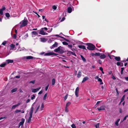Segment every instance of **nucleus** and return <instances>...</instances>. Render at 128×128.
<instances>
[{
    "instance_id": "obj_1",
    "label": "nucleus",
    "mask_w": 128,
    "mask_h": 128,
    "mask_svg": "<svg viewBox=\"0 0 128 128\" xmlns=\"http://www.w3.org/2000/svg\"><path fill=\"white\" fill-rule=\"evenodd\" d=\"M25 18L24 20H22L20 23V24H21L20 26V28L26 26L28 24V20L26 19H25Z\"/></svg>"
},
{
    "instance_id": "obj_2",
    "label": "nucleus",
    "mask_w": 128,
    "mask_h": 128,
    "mask_svg": "<svg viewBox=\"0 0 128 128\" xmlns=\"http://www.w3.org/2000/svg\"><path fill=\"white\" fill-rule=\"evenodd\" d=\"M64 48L61 46H60L54 50V51L56 52H58L60 54H62L64 52Z\"/></svg>"
},
{
    "instance_id": "obj_3",
    "label": "nucleus",
    "mask_w": 128,
    "mask_h": 128,
    "mask_svg": "<svg viewBox=\"0 0 128 128\" xmlns=\"http://www.w3.org/2000/svg\"><path fill=\"white\" fill-rule=\"evenodd\" d=\"M86 44L88 46L87 48L89 50H94L95 46L93 44L90 43H88Z\"/></svg>"
},
{
    "instance_id": "obj_4",
    "label": "nucleus",
    "mask_w": 128,
    "mask_h": 128,
    "mask_svg": "<svg viewBox=\"0 0 128 128\" xmlns=\"http://www.w3.org/2000/svg\"><path fill=\"white\" fill-rule=\"evenodd\" d=\"M58 55V54L55 53L53 52H50L45 53L44 54V56H50L51 55H54L56 56Z\"/></svg>"
},
{
    "instance_id": "obj_5",
    "label": "nucleus",
    "mask_w": 128,
    "mask_h": 128,
    "mask_svg": "<svg viewBox=\"0 0 128 128\" xmlns=\"http://www.w3.org/2000/svg\"><path fill=\"white\" fill-rule=\"evenodd\" d=\"M52 36H56L58 37L57 38H51L52 39H58L60 38H63L65 40L66 39V38H64V37L60 36H59V35H58V34H56V35H53Z\"/></svg>"
},
{
    "instance_id": "obj_6",
    "label": "nucleus",
    "mask_w": 128,
    "mask_h": 128,
    "mask_svg": "<svg viewBox=\"0 0 128 128\" xmlns=\"http://www.w3.org/2000/svg\"><path fill=\"white\" fill-rule=\"evenodd\" d=\"M39 34L42 35H47L48 34V33L44 32L43 30L41 29L39 31Z\"/></svg>"
},
{
    "instance_id": "obj_7",
    "label": "nucleus",
    "mask_w": 128,
    "mask_h": 128,
    "mask_svg": "<svg viewBox=\"0 0 128 128\" xmlns=\"http://www.w3.org/2000/svg\"><path fill=\"white\" fill-rule=\"evenodd\" d=\"M34 103L32 104V106L31 108V110L30 111V112L29 114L30 115H32V114L33 112V111L34 110Z\"/></svg>"
},
{
    "instance_id": "obj_8",
    "label": "nucleus",
    "mask_w": 128,
    "mask_h": 128,
    "mask_svg": "<svg viewBox=\"0 0 128 128\" xmlns=\"http://www.w3.org/2000/svg\"><path fill=\"white\" fill-rule=\"evenodd\" d=\"M79 91V88L77 87L75 90V94L76 97H78V93Z\"/></svg>"
},
{
    "instance_id": "obj_9",
    "label": "nucleus",
    "mask_w": 128,
    "mask_h": 128,
    "mask_svg": "<svg viewBox=\"0 0 128 128\" xmlns=\"http://www.w3.org/2000/svg\"><path fill=\"white\" fill-rule=\"evenodd\" d=\"M41 88V87H38V88H36V89H32V92H34V93H35L36 92L38 91L40 88Z\"/></svg>"
},
{
    "instance_id": "obj_10",
    "label": "nucleus",
    "mask_w": 128,
    "mask_h": 128,
    "mask_svg": "<svg viewBox=\"0 0 128 128\" xmlns=\"http://www.w3.org/2000/svg\"><path fill=\"white\" fill-rule=\"evenodd\" d=\"M6 9V8L4 6H3L2 9L0 10V14L1 15L3 14V11Z\"/></svg>"
},
{
    "instance_id": "obj_11",
    "label": "nucleus",
    "mask_w": 128,
    "mask_h": 128,
    "mask_svg": "<svg viewBox=\"0 0 128 128\" xmlns=\"http://www.w3.org/2000/svg\"><path fill=\"white\" fill-rule=\"evenodd\" d=\"M32 36L33 37H34L36 36H37L38 35V32L34 31H32Z\"/></svg>"
},
{
    "instance_id": "obj_12",
    "label": "nucleus",
    "mask_w": 128,
    "mask_h": 128,
    "mask_svg": "<svg viewBox=\"0 0 128 128\" xmlns=\"http://www.w3.org/2000/svg\"><path fill=\"white\" fill-rule=\"evenodd\" d=\"M21 121L20 122L19 124V127L21 125L22 126L24 124L25 121V120L24 118H22L21 119Z\"/></svg>"
},
{
    "instance_id": "obj_13",
    "label": "nucleus",
    "mask_w": 128,
    "mask_h": 128,
    "mask_svg": "<svg viewBox=\"0 0 128 128\" xmlns=\"http://www.w3.org/2000/svg\"><path fill=\"white\" fill-rule=\"evenodd\" d=\"M100 58L101 59H104L106 57V56L104 54H100Z\"/></svg>"
},
{
    "instance_id": "obj_14",
    "label": "nucleus",
    "mask_w": 128,
    "mask_h": 128,
    "mask_svg": "<svg viewBox=\"0 0 128 128\" xmlns=\"http://www.w3.org/2000/svg\"><path fill=\"white\" fill-rule=\"evenodd\" d=\"M105 106H102L100 108H98V110H104L105 108Z\"/></svg>"
},
{
    "instance_id": "obj_15",
    "label": "nucleus",
    "mask_w": 128,
    "mask_h": 128,
    "mask_svg": "<svg viewBox=\"0 0 128 128\" xmlns=\"http://www.w3.org/2000/svg\"><path fill=\"white\" fill-rule=\"evenodd\" d=\"M25 57L27 59H35L36 58L34 57H32V56H26Z\"/></svg>"
},
{
    "instance_id": "obj_16",
    "label": "nucleus",
    "mask_w": 128,
    "mask_h": 128,
    "mask_svg": "<svg viewBox=\"0 0 128 128\" xmlns=\"http://www.w3.org/2000/svg\"><path fill=\"white\" fill-rule=\"evenodd\" d=\"M32 115H30V117L29 118L27 119V121L28 123H30V122L31 118L32 117Z\"/></svg>"
},
{
    "instance_id": "obj_17",
    "label": "nucleus",
    "mask_w": 128,
    "mask_h": 128,
    "mask_svg": "<svg viewBox=\"0 0 128 128\" xmlns=\"http://www.w3.org/2000/svg\"><path fill=\"white\" fill-rule=\"evenodd\" d=\"M78 47L84 50H86L85 46L83 45H80L78 46Z\"/></svg>"
},
{
    "instance_id": "obj_18",
    "label": "nucleus",
    "mask_w": 128,
    "mask_h": 128,
    "mask_svg": "<svg viewBox=\"0 0 128 128\" xmlns=\"http://www.w3.org/2000/svg\"><path fill=\"white\" fill-rule=\"evenodd\" d=\"M113 56L115 57V59L116 60L118 61H120V57L119 56Z\"/></svg>"
},
{
    "instance_id": "obj_19",
    "label": "nucleus",
    "mask_w": 128,
    "mask_h": 128,
    "mask_svg": "<svg viewBox=\"0 0 128 128\" xmlns=\"http://www.w3.org/2000/svg\"><path fill=\"white\" fill-rule=\"evenodd\" d=\"M81 76V72L80 71H79L77 75V77L79 78Z\"/></svg>"
},
{
    "instance_id": "obj_20",
    "label": "nucleus",
    "mask_w": 128,
    "mask_h": 128,
    "mask_svg": "<svg viewBox=\"0 0 128 128\" xmlns=\"http://www.w3.org/2000/svg\"><path fill=\"white\" fill-rule=\"evenodd\" d=\"M40 40L41 42H45L46 41V39L44 38H40Z\"/></svg>"
},
{
    "instance_id": "obj_21",
    "label": "nucleus",
    "mask_w": 128,
    "mask_h": 128,
    "mask_svg": "<svg viewBox=\"0 0 128 128\" xmlns=\"http://www.w3.org/2000/svg\"><path fill=\"white\" fill-rule=\"evenodd\" d=\"M40 105L39 104H38L36 105L37 108L36 109V111L35 112V113H36V112L38 111L39 110L40 107Z\"/></svg>"
},
{
    "instance_id": "obj_22",
    "label": "nucleus",
    "mask_w": 128,
    "mask_h": 128,
    "mask_svg": "<svg viewBox=\"0 0 128 128\" xmlns=\"http://www.w3.org/2000/svg\"><path fill=\"white\" fill-rule=\"evenodd\" d=\"M88 79V78L87 77H84L83 79V80L82 82L83 83L84 82L86 81V80H87Z\"/></svg>"
},
{
    "instance_id": "obj_23",
    "label": "nucleus",
    "mask_w": 128,
    "mask_h": 128,
    "mask_svg": "<svg viewBox=\"0 0 128 128\" xmlns=\"http://www.w3.org/2000/svg\"><path fill=\"white\" fill-rule=\"evenodd\" d=\"M24 50H25V49L24 47L22 48H21L20 49H19L18 48L17 50V51L19 52L20 51H24Z\"/></svg>"
},
{
    "instance_id": "obj_24",
    "label": "nucleus",
    "mask_w": 128,
    "mask_h": 128,
    "mask_svg": "<svg viewBox=\"0 0 128 128\" xmlns=\"http://www.w3.org/2000/svg\"><path fill=\"white\" fill-rule=\"evenodd\" d=\"M6 61L8 63H13L14 62V61L12 60H6Z\"/></svg>"
},
{
    "instance_id": "obj_25",
    "label": "nucleus",
    "mask_w": 128,
    "mask_h": 128,
    "mask_svg": "<svg viewBox=\"0 0 128 128\" xmlns=\"http://www.w3.org/2000/svg\"><path fill=\"white\" fill-rule=\"evenodd\" d=\"M44 105L43 103H42L41 105V106L39 110H40V111L42 110H43V108H44Z\"/></svg>"
},
{
    "instance_id": "obj_26",
    "label": "nucleus",
    "mask_w": 128,
    "mask_h": 128,
    "mask_svg": "<svg viewBox=\"0 0 128 128\" xmlns=\"http://www.w3.org/2000/svg\"><path fill=\"white\" fill-rule=\"evenodd\" d=\"M68 13H71L72 12V8L71 7H68Z\"/></svg>"
},
{
    "instance_id": "obj_27",
    "label": "nucleus",
    "mask_w": 128,
    "mask_h": 128,
    "mask_svg": "<svg viewBox=\"0 0 128 128\" xmlns=\"http://www.w3.org/2000/svg\"><path fill=\"white\" fill-rule=\"evenodd\" d=\"M10 46L11 48V49L13 50L14 48L15 45L13 44H12L10 45Z\"/></svg>"
},
{
    "instance_id": "obj_28",
    "label": "nucleus",
    "mask_w": 128,
    "mask_h": 128,
    "mask_svg": "<svg viewBox=\"0 0 128 128\" xmlns=\"http://www.w3.org/2000/svg\"><path fill=\"white\" fill-rule=\"evenodd\" d=\"M55 82V80L54 78L52 80V85L54 86Z\"/></svg>"
},
{
    "instance_id": "obj_29",
    "label": "nucleus",
    "mask_w": 128,
    "mask_h": 128,
    "mask_svg": "<svg viewBox=\"0 0 128 128\" xmlns=\"http://www.w3.org/2000/svg\"><path fill=\"white\" fill-rule=\"evenodd\" d=\"M17 90V88H15L14 89H12L11 91V92L12 93H13L14 92H16Z\"/></svg>"
},
{
    "instance_id": "obj_30",
    "label": "nucleus",
    "mask_w": 128,
    "mask_h": 128,
    "mask_svg": "<svg viewBox=\"0 0 128 128\" xmlns=\"http://www.w3.org/2000/svg\"><path fill=\"white\" fill-rule=\"evenodd\" d=\"M80 56L84 62H86V61L85 58L84 57V56L82 55H80Z\"/></svg>"
},
{
    "instance_id": "obj_31",
    "label": "nucleus",
    "mask_w": 128,
    "mask_h": 128,
    "mask_svg": "<svg viewBox=\"0 0 128 128\" xmlns=\"http://www.w3.org/2000/svg\"><path fill=\"white\" fill-rule=\"evenodd\" d=\"M120 119H118L115 122V124L117 126H118V122L120 121Z\"/></svg>"
},
{
    "instance_id": "obj_32",
    "label": "nucleus",
    "mask_w": 128,
    "mask_h": 128,
    "mask_svg": "<svg viewBox=\"0 0 128 128\" xmlns=\"http://www.w3.org/2000/svg\"><path fill=\"white\" fill-rule=\"evenodd\" d=\"M98 81L100 82V84H103V83L102 82V80L100 78L98 79Z\"/></svg>"
},
{
    "instance_id": "obj_33",
    "label": "nucleus",
    "mask_w": 128,
    "mask_h": 128,
    "mask_svg": "<svg viewBox=\"0 0 128 128\" xmlns=\"http://www.w3.org/2000/svg\"><path fill=\"white\" fill-rule=\"evenodd\" d=\"M71 104V102H68L66 104V107L68 108L69 106Z\"/></svg>"
},
{
    "instance_id": "obj_34",
    "label": "nucleus",
    "mask_w": 128,
    "mask_h": 128,
    "mask_svg": "<svg viewBox=\"0 0 128 128\" xmlns=\"http://www.w3.org/2000/svg\"><path fill=\"white\" fill-rule=\"evenodd\" d=\"M47 95V93H46L45 94L43 97V100H45L46 99Z\"/></svg>"
},
{
    "instance_id": "obj_35",
    "label": "nucleus",
    "mask_w": 128,
    "mask_h": 128,
    "mask_svg": "<svg viewBox=\"0 0 128 128\" xmlns=\"http://www.w3.org/2000/svg\"><path fill=\"white\" fill-rule=\"evenodd\" d=\"M57 43L56 42L55 44H54L52 46V47H57Z\"/></svg>"
},
{
    "instance_id": "obj_36",
    "label": "nucleus",
    "mask_w": 128,
    "mask_h": 128,
    "mask_svg": "<svg viewBox=\"0 0 128 128\" xmlns=\"http://www.w3.org/2000/svg\"><path fill=\"white\" fill-rule=\"evenodd\" d=\"M125 95H124L123 96L122 98L121 101H120V102H122L123 101V100H124V98H125Z\"/></svg>"
},
{
    "instance_id": "obj_37",
    "label": "nucleus",
    "mask_w": 128,
    "mask_h": 128,
    "mask_svg": "<svg viewBox=\"0 0 128 128\" xmlns=\"http://www.w3.org/2000/svg\"><path fill=\"white\" fill-rule=\"evenodd\" d=\"M6 63L2 64L0 65V66L2 67H4L6 66Z\"/></svg>"
},
{
    "instance_id": "obj_38",
    "label": "nucleus",
    "mask_w": 128,
    "mask_h": 128,
    "mask_svg": "<svg viewBox=\"0 0 128 128\" xmlns=\"http://www.w3.org/2000/svg\"><path fill=\"white\" fill-rule=\"evenodd\" d=\"M35 96L33 94L32 96L31 97V99L32 100H33L35 98Z\"/></svg>"
},
{
    "instance_id": "obj_39",
    "label": "nucleus",
    "mask_w": 128,
    "mask_h": 128,
    "mask_svg": "<svg viewBox=\"0 0 128 128\" xmlns=\"http://www.w3.org/2000/svg\"><path fill=\"white\" fill-rule=\"evenodd\" d=\"M96 128H99V123H98L95 125Z\"/></svg>"
},
{
    "instance_id": "obj_40",
    "label": "nucleus",
    "mask_w": 128,
    "mask_h": 128,
    "mask_svg": "<svg viewBox=\"0 0 128 128\" xmlns=\"http://www.w3.org/2000/svg\"><path fill=\"white\" fill-rule=\"evenodd\" d=\"M5 15L7 18H9L10 16V14L9 13H6Z\"/></svg>"
},
{
    "instance_id": "obj_41",
    "label": "nucleus",
    "mask_w": 128,
    "mask_h": 128,
    "mask_svg": "<svg viewBox=\"0 0 128 128\" xmlns=\"http://www.w3.org/2000/svg\"><path fill=\"white\" fill-rule=\"evenodd\" d=\"M52 8L53 10H55L57 8V7L56 6L54 5L52 6Z\"/></svg>"
},
{
    "instance_id": "obj_42",
    "label": "nucleus",
    "mask_w": 128,
    "mask_h": 128,
    "mask_svg": "<svg viewBox=\"0 0 128 128\" xmlns=\"http://www.w3.org/2000/svg\"><path fill=\"white\" fill-rule=\"evenodd\" d=\"M100 54L99 52L96 53L95 54V56H100Z\"/></svg>"
},
{
    "instance_id": "obj_43",
    "label": "nucleus",
    "mask_w": 128,
    "mask_h": 128,
    "mask_svg": "<svg viewBox=\"0 0 128 128\" xmlns=\"http://www.w3.org/2000/svg\"><path fill=\"white\" fill-rule=\"evenodd\" d=\"M65 112H68V107H65Z\"/></svg>"
},
{
    "instance_id": "obj_44",
    "label": "nucleus",
    "mask_w": 128,
    "mask_h": 128,
    "mask_svg": "<svg viewBox=\"0 0 128 128\" xmlns=\"http://www.w3.org/2000/svg\"><path fill=\"white\" fill-rule=\"evenodd\" d=\"M62 43L64 45H66L68 44V43L65 42H62Z\"/></svg>"
},
{
    "instance_id": "obj_45",
    "label": "nucleus",
    "mask_w": 128,
    "mask_h": 128,
    "mask_svg": "<svg viewBox=\"0 0 128 128\" xmlns=\"http://www.w3.org/2000/svg\"><path fill=\"white\" fill-rule=\"evenodd\" d=\"M71 127L72 128H76V126L74 124H73L72 125Z\"/></svg>"
},
{
    "instance_id": "obj_46",
    "label": "nucleus",
    "mask_w": 128,
    "mask_h": 128,
    "mask_svg": "<svg viewBox=\"0 0 128 128\" xmlns=\"http://www.w3.org/2000/svg\"><path fill=\"white\" fill-rule=\"evenodd\" d=\"M68 94H67L66 96L64 97V99L65 100H66L68 98Z\"/></svg>"
},
{
    "instance_id": "obj_47",
    "label": "nucleus",
    "mask_w": 128,
    "mask_h": 128,
    "mask_svg": "<svg viewBox=\"0 0 128 128\" xmlns=\"http://www.w3.org/2000/svg\"><path fill=\"white\" fill-rule=\"evenodd\" d=\"M21 112V110H16L15 111V112L16 113H18L20 112Z\"/></svg>"
},
{
    "instance_id": "obj_48",
    "label": "nucleus",
    "mask_w": 128,
    "mask_h": 128,
    "mask_svg": "<svg viewBox=\"0 0 128 128\" xmlns=\"http://www.w3.org/2000/svg\"><path fill=\"white\" fill-rule=\"evenodd\" d=\"M44 29V30H48V29L47 28H46V27L42 28H41V30H43Z\"/></svg>"
},
{
    "instance_id": "obj_49",
    "label": "nucleus",
    "mask_w": 128,
    "mask_h": 128,
    "mask_svg": "<svg viewBox=\"0 0 128 128\" xmlns=\"http://www.w3.org/2000/svg\"><path fill=\"white\" fill-rule=\"evenodd\" d=\"M35 81L34 80H33L29 82V83H32L34 84L35 83Z\"/></svg>"
},
{
    "instance_id": "obj_50",
    "label": "nucleus",
    "mask_w": 128,
    "mask_h": 128,
    "mask_svg": "<svg viewBox=\"0 0 128 128\" xmlns=\"http://www.w3.org/2000/svg\"><path fill=\"white\" fill-rule=\"evenodd\" d=\"M52 28H51L50 30H48L47 31V32L48 33H50L52 31Z\"/></svg>"
},
{
    "instance_id": "obj_51",
    "label": "nucleus",
    "mask_w": 128,
    "mask_h": 128,
    "mask_svg": "<svg viewBox=\"0 0 128 128\" xmlns=\"http://www.w3.org/2000/svg\"><path fill=\"white\" fill-rule=\"evenodd\" d=\"M71 54L74 55L76 56V54L74 52H71Z\"/></svg>"
},
{
    "instance_id": "obj_52",
    "label": "nucleus",
    "mask_w": 128,
    "mask_h": 128,
    "mask_svg": "<svg viewBox=\"0 0 128 128\" xmlns=\"http://www.w3.org/2000/svg\"><path fill=\"white\" fill-rule=\"evenodd\" d=\"M16 107H17V106H16V104L14 105L12 107V109H14Z\"/></svg>"
},
{
    "instance_id": "obj_53",
    "label": "nucleus",
    "mask_w": 128,
    "mask_h": 128,
    "mask_svg": "<svg viewBox=\"0 0 128 128\" xmlns=\"http://www.w3.org/2000/svg\"><path fill=\"white\" fill-rule=\"evenodd\" d=\"M121 62H117L116 64L117 66H119L120 65Z\"/></svg>"
},
{
    "instance_id": "obj_54",
    "label": "nucleus",
    "mask_w": 128,
    "mask_h": 128,
    "mask_svg": "<svg viewBox=\"0 0 128 128\" xmlns=\"http://www.w3.org/2000/svg\"><path fill=\"white\" fill-rule=\"evenodd\" d=\"M127 118H128V115L126 116L123 119L124 120H126Z\"/></svg>"
},
{
    "instance_id": "obj_55",
    "label": "nucleus",
    "mask_w": 128,
    "mask_h": 128,
    "mask_svg": "<svg viewBox=\"0 0 128 128\" xmlns=\"http://www.w3.org/2000/svg\"><path fill=\"white\" fill-rule=\"evenodd\" d=\"M16 34H14L13 36V38L14 39H16Z\"/></svg>"
},
{
    "instance_id": "obj_56",
    "label": "nucleus",
    "mask_w": 128,
    "mask_h": 128,
    "mask_svg": "<svg viewBox=\"0 0 128 128\" xmlns=\"http://www.w3.org/2000/svg\"><path fill=\"white\" fill-rule=\"evenodd\" d=\"M6 44V41H4L3 42L2 44L3 45H5Z\"/></svg>"
},
{
    "instance_id": "obj_57",
    "label": "nucleus",
    "mask_w": 128,
    "mask_h": 128,
    "mask_svg": "<svg viewBox=\"0 0 128 128\" xmlns=\"http://www.w3.org/2000/svg\"><path fill=\"white\" fill-rule=\"evenodd\" d=\"M68 46L69 48H71L72 47V45L71 44H69L68 45Z\"/></svg>"
},
{
    "instance_id": "obj_58",
    "label": "nucleus",
    "mask_w": 128,
    "mask_h": 128,
    "mask_svg": "<svg viewBox=\"0 0 128 128\" xmlns=\"http://www.w3.org/2000/svg\"><path fill=\"white\" fill-rule=\"evenodd\" d=\"M98 62L100 64H101L102 63V61L100 60H98Z\"/></svg>"
},
{
    "instance_id": "obj_59",
    "label": "nucleus",
    "mask_w": 128,
    "mask_h": 128,
    "mask_svg": "<svg viewBox=\"0 0 128 128\" xmlns=\"http://www.w3.org/2000/svg\"><path fill=\"white\" fill-rule=\"evenodd\" d=\"M48 86H49V85L48 84L47 86H46V88H45L46 90V91L47 90L48 88Z\"/></svg>"
},
{
    "instance_id": "obj_60",
    "label": "nucleus",
    "mask_w": 128,
    "mask_h": 128,
    "mask_svg": "<svg viewBox=\"0 0 128 128\" xmlns=\"http://www.w3.org/2000/svg\"><path fill=\"white\" fill-rule=\"evenodd\" d=\"M6 117L5 116L4 117H1L0 118V120L4 118H6Z\"/></svg>"
},
{
    "instance_id": "obj_61",
    "label": "nucleus",
    "mask_w": 128,
    "mask_h": 128,
    "mask_svg": "<svg viewBox=\"0 0 128 128\" xmlns=\"http://www.w3.org/2000/svg\"><path fill=\"white\" fill-rule=\"evenodd\" d=\"M71 52H72L70 51H67V54H71Z\"/></svg>"
},
{
    "instance_id": "obj_62",
    "label": "nucleus",
    "mask_w": 128,
    "mask_h": 128,
    "mask_svg": "<svg viewBox=\"0 0 128 128\" xmlns=\"http://www.w3.org/2000/svg\"><path fill=\"white\" fill-rule=\"evenodd\" d=\"M42 90H41L38 93V94H42Z\"/></svg>"
},
{
    "instance_id": "obj_63",
    "label": "nucleus",
    "mask_w": 128,
    "mask_h": 128,
    "mask_svg": "<svg viewBox=\"0 0 128 128\" xmlns=\"http://www.w3.org/2000/svg\"><path fill=\"white\" fill-rule=\"evenodd\" d=\"M20 77V75L16 76H15V78H19Z\"/></svg>"
},
{
    "instance_id": "obj_64",
    "label": "nucleus",
    "mask_w": 128,
    "mask_h": 128,
    "mask_svg": "<svg viewBox=\"0 0 128 128\" xmlns=\"http://www.w3.org/2000/svg\"><path fill=\"white\" fill-rule=\"evenodd\" d=\"M30 99H28L26 101V103H28L29 102H30Z\"/></svg>"
}]
</instances>
